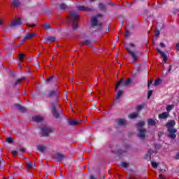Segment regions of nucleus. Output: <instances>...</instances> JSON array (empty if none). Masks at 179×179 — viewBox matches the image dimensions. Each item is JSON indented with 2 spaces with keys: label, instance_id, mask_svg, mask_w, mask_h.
Here are the masks:
<instances>
[{
  "label": "nucleus",
  "instance_id": "f257e3e1",
  "mask_svg": "<svg viewBox=\"0 0 179 179\" xmlns=\"http://www.w3.org/2000/svg\"><path fill=\"white\" fill-rule=\"evenodd\" d=\"M174 125H176V121L174 120H170L166 124L168 131V136L171 138V139H176L177 129L174 128Z\"/></svg>",
  "mask_w": 179,
  "mask_h": 179
},
{
  "label": "nucleus",
  "instance_id": "f03ea898",
  "mask_svg": "<svg viewBox=\"0 0 179 179\" xmlns=\"http://www.w3.org/2000/svg\"><path fill=\"white\" fill-rule=\"evenodd\" d=\"M69 23L72 25L73 30L78 29V22L79 20V15L74 12H70V15L68 17Z\"/></svg>",
  "mask_w": 179,
  "mask_h": 179
},
{
  "label": "nucleus",
  "instance_id": "7ed1b4c3",
  "mask_svg": "<svg viewBox=\"0 0 179 179\" xmlns=\"http://www.w3.org/2000/svg\"><path fill=\"white\" fill-rule=\"evenodd\" d=\"M145 125V122L141 121L137 124V128L138 131V136L140 139H145V136L146 135V129H143V126Z\"/></svg>",
  "mask_w": 179,
  "mask_h": 179
},
{
  "label": "nucleus",
  "instance_id": "20e7f679",
  "mask_svg": "<svg viewBox=\"0 0 179 179\" xmlns=\"http://www.w3.org/2000/svg\"><path fill=\"white\" fill-rule=\"evenodd\" d=\"M126 50L129 53V55L131 56L134 62H136V61H138L139 59V57H141V52L139 51L138 50L132 51L131 50V49H129V48H128V46L126 47Z\"/></svg>",
  "mask_w": 179,
  "mask_h": 179
},
{
  "label": "nucleus",
  "instance_id": "39448f33",
  "mask_svg": "<svg viewBox=\"0 0 179 179\" xmlns=\"http://www.w3.org/2000/svg\"><path fill=\"white\" fill-rule=\"evenodd\" d=\"M132 83V78H128L124 82V80H120L115 85V90L117 92L120 86H129Z\"/></svg>",
  "mask_w": 179,
  "mask_h": 179
},
{
  "label": "nucleus",
  "instance_id": "423d86ee",
  "mask_svg": "<svg viewBox=\"0 0 179 179\" xmlns=\"http://www.w3.org/2000/svg\"><path fill=\"white\" fill-rule=\"evenodd\" d=\"M50 107L52 109V113H62L61 105L58 104L57 101L50 103Z\"/></svg>",
  "mask_w": 179,
  "mask_h": 179
},
{
  "label": "nucleus",
  "instance_id": "0eeeda50",
  "mask_svg": "<svg viewBox=\"0 0 179 179\" xmlns=\"http://www.w3.org/2000/svg\"><path fill=\"white\" fill-rule=\"evenodd\" d=\"M41 132L43 136H47L48 134H51V132H52V129L51 127H48V126H43L41 127Z\"/></svg>",
  "mask_w": 179,
  "mask_h": 179
},
{
  "label": "nucleus",
  "instance_id": "6e6552de",
  "mask_svg": "<svg viewBox=\"0 0 179 179\" xmlns=\"http://www.w3.org/2000/svg\"><path fill=\"white\" fill-rule=\"evenodd\" d=\"M61 94V92L58 90H51L47 94L46 97H58Z\"/></svg>",
  "mask_w": 179,
  "mask_h": 179
},
{
  "label": "nucleus",
  "instance_id": "1a4fd4ad",
  "mask_svg": "<svg viewBox=\"0 0 179 179\" xmlns=\"http://www.w3.org/2000/svg\"><path fill=\"white\" fill-rule=\"evenodd\" d=\"M91 22H92V27H96L97 26H99L100 27L103 26V23H101V22L99 23V21H97V17H92Z\"/></svg>",
  "mask_w": 179,
  "mask_h": 179
},
{
  "label": "nucleus",
  "instance_id": "9d476101",
  "mask_svg": "<svg viewBox=\"0 0 179 179\" xmlns=\"http://www.w3.org/2000/svg\"><path fill=\"white\" fill-rule=\"evenodd\" d=\"M36 36H37V34L36 33H27L26 34L25 37L22 40L21 43H24L26 40H30V38H33V37H36Z\"/></svg>",
  "mask_w": 179,
  "mask_h": 179
},
{
  "label": "nucleus",
  "instance_id": "9b49d317",
  "mask_svg": "<svg viewBox=\"0 0 179 179\" xmlns=\"http://www.w3.org/2000/svg\"><path fill=\"white\" fill-rule=\"evenodd\" d=\"M157 51L161 55V57L163 58L164 64H166V62H167V55H166V53L162 51V50H160L159 48H157Z\"/></svg>",
  "mask_w": 179,
  "mask_h": 179
},
{
  "label": "nucleus",
  "instance_id": "f8f14e48",
  "mask_svg": "<svg viewBox=\"0 0 179 179\" xmlns=\"http://www.w3.org/2000/svg\"><path fill=\"white\" fill-rule=\"evenodd\" d=\"M78 10H84L85 12H92L94 10L93 8L85 7L83 6H79L77 7Z\"/></svg>",
  "mask_w": 179,
  "mask_h": 179
},
{
  "label": "nucleus",
  "instance_id": "ddd939ff",
  "mask_svg": "<svg viewBox=\"0 0 179 179\" xmlns=\"http://www.w3.org/2000/svg\"><path fill=\"white\" fill-rule=\"evenodd\" d=\"M22 24V20L20 18H17L15 21L11 22L10 27H16V26H20Z\"/></svg>",
  "mask_w": 179,
  "mask_h": 179
},
{
  "label": "nucleus",
  "instance_id": "4468645a",
  "mask_svg": "<svg viewBox=\"0 0 179 179\" xmlns=\"http://www.w3.org/2000/svg\"><path fill=\"white\" fill-rule=\"evenodd\" d=\"M22 24V20L20 18H17L15 21L11 22L10 27H16V26H20Z\"/></svg>",
  "mask_w": 179,
  "mask_h": 179
},
{
  "label": "nucleus",
  "instance_id": "2eb2a0df",
  "mask_svg": "<svg viewBox=\"0 0 179 179\" xmlns=\"http://www.w3.org/2000/svg\"><path fill=\"white\" fill-rule=\"evenodd\" d=\"M25 78L22 77L19 79H17L14 83H13V87H17L18 86H20V83L24 80Z\"/></svg>",
  "mask_w": 179,
  "mask_h": 179
},
{
  "label": "nucleus",
  "instance_id": "dca6fc26",
  "mask_svg": "<svg viewBox=\"0 0 179 179\" xmlns=\"http://www.w3.org/2000/svg\"><path fill=\"white\" fill-rule=\"evenodd\" d=\"M13 1V6L15 8V9H19L20 6H22V2L20 0H12Z\"/></svg>",
  "mask_w": 179,
  "mask_h": 179
},
{
  "label": "nucleus",
  "instance_id": "f3484780",
  "mask_svg": "<svg viewBox=\"0 0 179 179\" xmlns=\"http://www.w3.org/2000/svg\"><path fill=\"white\" fill-rule=\"evenodd\" d=\"M14 106H15V108H17V110L21 111V113H26V111H27V110L26 109L25 107L22 106V105H20L19 103H15Z\"/></svg>",
  "mask_w": 179,
  "mask_h": 179
},
{
  "label": "nucleus",
  "instance_id": "a211bd4d",
  "mask_svg": "<svg viewBox=\"0 0 179 179\" xmlns=\"http://www.w3.org/2000/svg\"><path fill=\"white\" fill-rule=\"evenodd\" d=\"M55 159H56L57 162H62V160H64V159H65V155L61 154L60 152H58L55 155Z\"/></svg>",
  "mask_w": 179,
  "mask_h": 179
},
{
  "label": "nucleus",
  "instance_id": "6ab92c4d",
  "mask_svg": "<svg viewBox=\"0 0 179 179\" xmlns=\"http://www.w3.org/2000/svg\"><path fill=\"white\" fill-rule=\"evenodd\" d=\"M43 120L44 118H43V117L41 116L32 117V121H34V122H41V121H43Z\"/></svg>",
  "mask_w": 179,
  "mask_h": 179
},
{
  "label": "nucleus",
  "instance_id": "aec40b11",
  "mask_svg": "<svg viewBox=\"0 0 179 179\" xmlns=\"http://www.w3.org/2000/svg\"><path fill=\"white\" fill-rule=\"evenodd\" d=\"M99 8L101 12H107V7L103 3H99Z\"/></svg>",
  "mask_w": 179,
  "mask_h": 179
},
{
  "label": "nucleus",
  "instance_id": "412c9836",
  "mask_svg": "<svg viewBox=\"0 0 179 179\" xmlns=\"http://www.w3.org/2000/svg\"><path fill=\"white\" fill-rule=\"evenodd\" d=\"M167 117H169V113H161L159 115V118L160 120H166V118H167Z\"/></svg>",
  "mask_w": 179,
  "mask_h": 179
},
{
  "label": "nucleus",
  "instance_id": "4be33fe9",
  "mask_svg": "<svg viewBox=\"0 0 179 179\" xmlns=\"http://www.w3.org/2000/svg\"><path fill=\"white\" fill-rule=\"evenodd\" d=\"M69 124L70 125H78V124H79V122L76 120L71 119L69 120Z\"/></svg>",
  "mask_w": 179,
  "mask_h": 179
},
{
  "label": "nucleus",
  "instance_id": "5701e85b",
  "mask_svg": "<svg viewBox=\"0 0 179 179\" xmlns=\"http://www.w3.org/2000/svg\"><path fill=\"white\" fill-rule=\"evenodd\" d=\"M59 6L62 10H65V9H68V6H66V4L64 3H60Z\"/></svg>",
  "mask_w": 179,
  "mask_h": 179
},
{
  "label": "nucleus",
  "instance_id": "b1692460",
  "mask_svg": "<svg viewBox=\"0 0 179 179\" xmlns=\"http://www.w3.org/2000/svg\"><path fill=\"white\" fill-rule=\"evenodd\" d=\"M159 85H162V78L157 79L153 83V86H159Z\"/></svg>",
  "mask_w": 179,
  "mask_h": 179
},
{
  "label": "nucleus",
  "instance_id": "393cba45",
  "mask_svg": "<svg viewBox=\"0 0 179 179\" xmlns=\"http://www.w3.org/2000/svg\"><path fill=\"white\" fill-rule=\"evenodd\" d=\"M148 125L153 126L156 124V121L153 119H148Z\"/></svg>",
  "mask_w": 179,
  "mask_h": 179
},
{
  "label": "nucleus",
  "instance_id": "a878e982",
  "mask_svg": "<svg viewBox=\"0 0 179 179\" xmlns=\"http://www.w3.org/2000/svg\"><path fill=\"white\" fill-rule=\"evenodd\" d=\"M117 124L118 125H125L127 124V120L124 119H120Z\"/></svg>",
  "mask_w": 179,
  "mask_h": 179
},
{
  "label": "nucleus",
  "instance_id": "bb28decb",
  "mask_svg": "<svg viewBox=\"0 0 179 179\" xmlns=\"http://www.w3.org/2000/svg\"><path fill=\"white\" fill-rule=\"evenodd\" d=\"M54 41H55V37L50 36L48 38V43H49V44H51V43H54Z\"/></svg>",
  "mask_w": 179,
  "mask_h": 179
},
{
  "label": "nucleus",
  "instance_id": "cd10ccee",
  "mask_svg": "<svg viewBox=\"0 0 179 179\" xmlns=\"http://www.w3.org/2000/svg\"><path fill=\"white\" fill-rule=\"evenodd\" d=\"M121 96H122V90H120L117 92V95H115L116 100H118Z\"/></svg>",
  "mask_w": 179,
  "mask_h": 179
},
{
  "label": "nucleus",
  "instance_id": "c85d7f7f",
  "mask_svg": "<svg viewBox=\"0 0 179 179\" xmlns=\"http://www.w3.org/2000/svg\"><path fill=\"white\" fill-rule=\"evenodd\" d=\"M143 110V105H138L136 106V111L137 113H141Z\"/></svg>",
  "mask_w": 179,
  "mask_h": 179
},
{
  "label": "nucleus",
  "instance_id": "c756f323",
  "mask_svg": "<svg viewBox=\"0 0 179 179\" xmlns=\"http://www.w3.org/2000/svg\"><path fill=\"white\" fill-rule=\"evenodd\" d=\"M173 108H174V105H168L166 106V110L168 113H170V111H171V110H173Z\"/></svg>",
  "mask_w": 179,
  "mask_h": 179
},
{
  "label": "nucleus",
  "instance_id": "7c9ffc66",
  "mask_svg": "<svg viewBox=\"0 0 179 179\" xmlns=\"http://www.w3.org/2000/svg\"><path fill=\"white\" fill-rule=\"evenodd\" d=\"M87 44H92V41L89 40L84 41L83 42L81 43V45H87Z\"/></svg>",
  "mask_w": 179,
  "mask_h": 179
},
{
  "label": "nucleus",
  "instance_id": "2f4dec72",
  "mask_svg": "<svg viewBox=\"0 0 179 179\" xmlns=\"http://www.w3.org/2000/svg\"><path fill=\"white\" fill-rule=\"evenodd\" d=\"M129 118L134 120V118H136L138 117V113H131L129 115Z\"/></svg>",
  "mask_w": 179,
  "mask_h": 179
},
{
  "label": "nucleus",
  "instance_id": "473e14b6",
  "mask_svg": "<svg viewBox=\"0 0 179 179\" xmlns=\"http://www.w3.org/2000/svg\"><path fill=\"white\" fill-rule=\"evenodd\" d=\"M38 150H39L40 152H44L45 150V147H44L43 145H38Z\"/></svg>",
  "mask_w": 179,
  "mask_h": 179
},
{
  "label": "nucleus",
  "instance_id": "72a5a7b5",
  "mask_svg": "<svg viewBox=\"0 0 179 179\" xmlns=\"http://www.w3.org/2000/svg\"><path fill=\"white\" fill-rule=\"evenodd\" d=\"M121 166H122V167H124V169H127V167H128V166H129V164L126 162H122Z\"/></svg>",
  "mask_w": 179,
  "mask_h": 179
},
{
  "label": "nucleus",
  "instance_id": "f704fd0d",
  "mask_svg": "<svg viewBox=\"0 0 179 179\" xmlns=\"http://www.w3.org/2000/svg\"><path fill=\"white\" fill-rule=\"evenodd\" d=\"M43 27H44L45 30H48V29H50V23H46V24H45L44 26H43Z\"/></svg>",
  "mask_w": 179,
  "mask_h": 179
},
{
  "label": "nucleus",
  "instance_id": "c9c22d12",
  "mask_svg": "<svg viewBox=\"0 0 179 179\" xmlns=\"http://www.w3.org/2000/svg\"><path fill=\"white\" fill-rule=\"evenodd\" d=\"M6 142H7L8 143H12V142H13V138L9 137V138H7L6 139Z\"/></svg>",
  "mask_w": 179,
  "mask_h": 179
},
{
  "label": "nucleus",
  "instance_id": "e433bc0d",
  "mask_svg": "<svg viewBox=\"0 0 179 179\" xmlns=\"http://www.w3.org/2000/svg\"><path fill=\"white\" fill-rule=\"evenodd\" d=\"M152 93H153V90H150L148 92V99H150Z\"/></svg>",
  "mask_w": 179,
  "mask_h": 179
},
{
  "label": "nucleus",
  "instance_id": "4c0bfd02",
  "mask_svg": "<svg viewBox=\"0 0 179 179\" xmlns=\"http://www.w3.org/2000/svg\"><path fill=\"white\" fill-rule=\"evenodd\" d=\"M53 79H54V76H51L50 77L47 78L46 82H52Z\"/></svg>",
  "mask_w": 179,
  "mask_h": 179
},
{
  "label": "nucleus",
  "instance_id": "58836bf2",
  "mask_svg": "<svg viewBox=\"0 0 179 179\" xmlns=\"http://www.w3.org/2000/svg\"><path fill=\"white\" fill-rule=\"evenodd\" d=\"M155 37H157V38H158L159 36H160V31H159V29H157L155 31Z\"/></svg>",
  "mask_w": 179,
  "mask_h": 179
},
{
  "label": "nucleus",
  "instance_id": "ea45409f",
  "mask_svg": "<svg viewBox=\"0 0 179 179\" xmlns=\"http://www.w3.org/2000/svg\"><path fill=\"white\" fill-rule=\"evenodd\" d=\"M27 170H30V169L33 168V164H27Z\"/></svg>",
  "mask_w": 179,
  "mask_h": 179
},
{
  "label": "nucleus",
  "instance_id": "a19ab883",
  "mask_svg": "<svg viewBox=\"0 0 179 179\" xmlns=\"http://www.w3.org/2000/svg\"><path fill=\"white\" fill-rule=\"evenodd\" d=\"M153 83V80H150V81H148V89H149L150 87V85Z\"/></svg>",
  "mask_w": 179,
  "mask_h": 179
},
{
  "label": "nucleus",
  "instance_id": "79ce46f5",
  "mask_svg": "<svg viewBox=\"0 0 179 179\" xmlns=\"http://www.w3.org/2000/svg\"><path fill=\"white\" fill-rule=\"evenodd\" d=\"M53 117H55V118H59V113H53Z\"/></svg>",
  "mask_w": 179,
  "mask_h": 179
},
{
  "label": "nucleus",
  "instance_id": "37998d69",
  "mask_svg": "<svg viewBox=\"0 0 179 179\" xmlns=\"http://www.w3.org/2000/svg\"><path fill=\"white\" fill-rule=\"evenodd\" d=\"M11 154L13 155V156H17V151L16 150H13L11 152Z\"/></svg>",
  "mask_w": 179,
  "mask_h": 179
},
{
  "label": "nucleus",
  "instance_id": "c03bdc74",
  "mask_svg": "<svg viewBox=\"0 0 179 179\" xmlns=\"http://www.w3.org/2000/svg\"><path fill=\"white\" fill-rule=\"evenodd\" d=\"M19 57H20V61H22V59H24V55L20 54Z\"/></svg>",
  "mask_w": 179,
  "mask_h": 179
},
{
  "label": "nucleus",
  "instance_id": "a18cd8bd",
  "mask_svg": "<svg viewBox=\"0 0 179 179\" xmlns=\"http://www.w3.org/2000/svg\"><path fill=\"white\" fill-rule=\"evenodd\" d=\"M159 45H160V47H161L162 48H165V47H166V44H164L163 42H161V43H159Z\"/></svg>",
  "mask_w": 179,
  "mask_h": 179
},
{
  "label": "nucleus",
  "instance_id": "49530a36",
  "mask_svg": "<svg viewBox=\"0 0 179 179\" xmlns=\"http://www.w3.org/2000/svg\"><path fill=\"white\" fill-rule=\"evenodd\" d=\"M152 166L154 167V169H157V162H152Z\"/></svg>",
  "mask_w": 179,
  "mask_h": 179
},
{
  "label": "nucleus",
  "instance_id": "de8ad7c7",
  "mask_svg": "<svg viewBox=\"0 0 179 179\" xmlns=\"http://www.w3.org/2000/svg\"><path fill=\"white\" fill-rule=\"evenodd\" d=\"M108 5H109L110 6H114L115 4H114V3L110 1L108 3Z\"/></svg>",
  "mask_w": 179,
  "mask_h": 179
},
{
  "label": "nucleus",
  "instance_id": "09e8293b",
  "mask_svg": "<svg viewBox=\"0 0 179 179\" xmlns=\"http://www.w3.org/2000/svg\"><path fill=\"white\" fill-rule=\"evenodd\" d=\"M130 47H131L132 48H135V45L133 43H129Z\"/></svg>",
  "mask_w": 179,
  "mask_h": 179
},
{
  "label": "nucleus",
  "instance_id": "8fccbe9b",
  "mask_svg": "<svg viewBox=\"0 0 179 179\" xmlns=\"http://www.w3.org/2000/svg\"><path fill=\"white\" fill-rule=\"evenodd\" d=\"M129 36V31L128 29L126 30V37H128Z\"/></svg>",
  "mask_w": 179,
  "mask_h": 179
},
{
  "label": "nucleus",
  "instance_id": "3c124183",
  "mask_svg": "<svg viewBox=\"0 0 179 179\" xmlns=\"http://www.w3.org/2000/svg\"><path fill=\"white\" fill-rule=\"evenodd\" d=\"M28 26H29V27H36V24H28Z\"/></svg>",
  "mask_w": 179,
  "mask_h": 179
},
{
  "label": "nucleus",
  "instance_id": "603ef678",
  "mask_svg": "<svg viewBox=\"0 0 179 179\" xmlns=\"http://www.w3.org/2000/svg\"><path fill=\"white\" fill-rule=\"evenodd\" d=\"M159 179H166V178H164V176H163V175H159Z\"/></svg>",
  "mask_w": 179,
  "mask_h": 179
},
{
  "label": "nucleus",
  "instance_id": "864d4df0",
  "mask_svg": "<svg viewBox=\"0 0 179 179\" xmlns=\"http://www.w3.org/2000/svg\"><path fill=\"white\" fill-rule=\"evenodd\" d=\"M97 17H103V15H101V14H97L96 19Z\"/></svg>",
  "mask_w": 179,
  "mask_h": 179
},
{
  "label": "nucleus",
  "instance_id": "5fc2aeb1",
  "mask_svg": "<svg viewBox=\"0 0 179 179\" xmlns=\"http://www.w3.org/2000/svg\"><path fill=\"white\" fill-rule=\"evenodd\" d=\"M162 131H159V132L158 133V136L160 138V137L162 136Z\"/></svg>",
  "mask_w": 179,
  "mask_h": 179
},
{
  "label": "nucleus",
  "instance_id": "6e6d98bb",
  "mask_svg": "<svg viewBox=\"0 0 179 179\" xmlns=\"http://www.w3.org/2000/svg\"><path fill=\"white\" fill-rule=\"evenodd\" d=\"M176 47L178 48V51H179V42L176 44Z\"/></svg>",
  "mask_w": 179,
  "mask_h": 179
},
{
  "label": "nucleus",
  "instance_id": "4d7b16f0",
  "mask_svg": "<svg viewBox=\"0 0 179 179\" xmlns=\"http://www.w3.org/2000/svg\"><path fill=\"white\" fill-rule=\"evenodd\" d=\"M168 72H171V65L169 66V70H168Z\"/></svg>",
  "mask_w": 179,
  "mask_h": 179
},
{
  "label": "nucleus",
  "instance_id": "13d9d810",
  "mask_svg": "<svg viewBox=\"0 0 179 179\" xmlns=\"http://www.w3.org/2000/svg\"><path fill=\"white\" fill-rule=\"evenodd\" d=\"M176 159H179V153H178L176 156Z\"/></svg>",
  "mask_w": 179,
  "mask_h": 179
},
{
  "label": "nucleus",
  "instance_id": "bf43d9fd",
  "mask_svg": "<svg viewBox=\"0 0 179 179\" xmlns=\"http://www.w3.org/2000/svg\"><path fill=\"white\" fill-rule=\"evenodd\" d=\"M89 92H90V93H93V90H92V89L90 90H89Z\"/></svg>",
  "mask_w": 179,
  "mask_h": 179
},
{
  "label": "nucleus",
  "instance_id": "052dcab7",
  "mask_svg": "<svg viewBox=\"0 0 179 179\" xmlns=\"http://www.w3.org/2000/svg\"><path fill=\"white\" fill-rule=\"evenodd\" d=\"M95 111H100V109H99V108H95Z\"/></svg>",
  "mask_w": 179,
  "mask_h": 179
},
{
  "label": "nucleus",
  "instance_id": "680f3d73",
  "mask_svg": "<svg viewBox=\"0 0 179 179\" xmlns=\"http://www.w3.org/2000/svg\"><path fill=\"white\" fill-rule=\"evenodd\" d=\"M3 23H2V21L0 20V26H2Z\"/></svg>",
  "mask_w": 179,
  "mask_h": 179
},
{
  "label": "nucleus",
  "instance_id": "e2e57ef3",
  "mask_svg": "<svg viewBox=\"0 0 179 179\" xmlns=\"http://www.w3.org/2000/svg\"><path fill=\"white\" fill-rule=\"evenodd\" d=\"M21 152H24V149H20Z\"/></svg>",
  "mask_w": 179,
  "mask_h": 179
},
{
  "label": "nucleus",
  "instance_id": "0e129e2a",
  "mask_svg": "<svg viewBox=\"0 0 179 179\" xmlns=\"http://www.w3.org/2000/svg\"><path fill=\"white\" fill-rule=\"evenodd\" d=\"M3 179H8V178H3Z\"/></svg>",
  "mask_w": 179,
  "mask_h": 179
},
{
  "label": "nucleus",
  "instance_id": "69168bd1",
  "mask_svg": "<svg viewBox=\"0 0 179 179\" xmlns=\"http://www.w3.org/2000/svg\"><path fill=\"white\" fill-rule=\"evenodd\" d=\"M91 1H95V0H91Z\"/></svg>",
  "mask_w": 179,
  "mask_h": 179
}]
</instances>
